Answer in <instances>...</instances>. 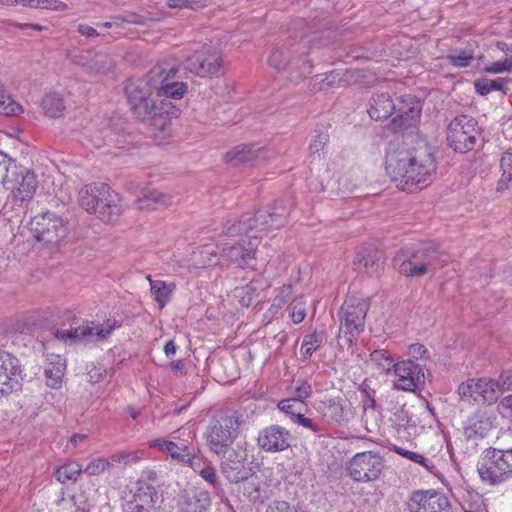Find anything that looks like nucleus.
Wrapping results in <instances>:
<instances>
[{
	"label": "nucleus",
	"instance_id": "5701e85b",
	"mask_svg": "<svg viewBox=\"0 0 512 512\" xmlns=\"http://www.w3.org/2000/svg\"><path fill=\"white\" fill-rule=\"evenodd\" d=\"M354 269L369 276L379 277L384 270V258L375 249L359 251L353 261Z\"/></svg>",
	"mask_w": 512,
	"mask_h": 512
},
{
	"label": "nucleus",
	"instance_id": "aec40b11",
	"mask_svg": "<svg viewBox=\"0 0 512 512\" xmlns=\"http://www.w3.org/2000/svg\"><path fill=\"white\" fill-rule=\"evenodd\" d=\"M257 246L258 242L251 239L248 242L243 239L235 245L224 246L221 251V261L226 265L249 267L255 260Z\"/></svg>",
	"mask_w": 512,
	"mask_h": 512
},
{
	"label": "nucleus",
	"instance_id": "c9c22d12",
	"mask_svg": "<svg viewBox=\"0 0 512 512\" xmlns=\"http://www.w3.org/2000/svg\"><path fill=\"white\" fill-rule=\"evenodd\" d=\"M446 60L456 68L469 67L474 60V50L471 48H452L446 55Z\"/></svg>",
	"mask_w": 512,
	"mask_h": 512
},
{
	"label": "nucleus",
	"instance_id": "1a4fd4ad",
	"mask_svg": "<svg viewBox=\"0 0 512 512\" xmlns=\"http://www.w3.org/2000/svg\"><path fill=\"white\" fill-rule=\"evenodd\" d=\"M480 138L478 122L469 115H458L448 125L447 141L455 152L467 153L473 150Z\"/></svg>",
	"mask_w": 512,
	"mask_h": 512
},
{
	"label": "nucleus",
	"instance_id": "cd10ccee",
	"mask_svg": "<svg viewBox=\"0 0 512 512\" xmlns=\"http://www.w3.org/2000/svg\"><path fill=\"white\" fill-rule=\"evenodd\" d=\"M422 107L420 103H416L408 110L402 111L391 121V129L393 131H404L416 127L420 121Z\"/></svg>",
	"mask_w": 512,
	"mask_h": 512
},
{
	"label": "nucleus",
	"instance_id": "a878e982",
	"mask_svg": "<svg viewBox=\"0 0 512 512\" xmlns=\"http://www.w3.org/2000/svg\"><path fill=\"white\" fill-rule=\"evenodd\" d=\"M210 505L211 499L207 492L184 493L178 500L181 512H206Z\"/></svg>",
	"mask_w": 512,
	"mask_h": 512
},
{
	"label": "nucleus",
	"instance_id": "0e129e2a",
	"mask_svg": "<svg viewBox=\"0 0 512 512\" xmlns=\"http://www.w3.org/2000/svg\"><path fill=\"white\" fill-rule=\"evenodd\" d=\"M171 443H172V441H170V440H166L164 438H157V439L150 440L148 442V445L150 448H157L161 452L166 454Z\"/></svg>",
	"mask_w": 512,
	"mask_h": 512
},
{
	"label": "nucleus",
	"instance_id": "4c0bfd02",
	"mask_svg": "<svg viewBox=\"0 0 512 512\" xmlns=\"http://www.w3.org/2000/svg\"><path fill=\"white\" fill-rule=\"evenodd\" d=\"M500 168L502 171L501 178L497 183V190L501 191L507 189L512 185V152L507 151L503 153L500 159Z\"/></svg>",
	"mask_w": 512,
	"mask_h": 512
},
{
	"label": "nucleus",
	"instance_id": "864d4df0",
	"mask_svg": "<svg viewBox=\"0 0 512 512\" xmlns=\"http://www.w3.org/2000/svg\"><path fill=\"white\" fill-rule=\"evenodd\" d=\"M512 70V56L505 58L504 60L496 61L491 65L484 67V71L487 73L497 74L503 72H509Z\"/></svg>",
	"mask_w": 512,
	"mask_h": 512
},
{
	"label": "nucleus",
	"instance_id": "3c124183",
	"mask_svg": "<svg viewBox=\"0 0 512 512\" xmlns=\"http://www.w3.org/2000/svg\"><path fill=\"white\" fill-rule=\"evenodd\" d=\"M294 396L292 398L304 404V400L312 394L311 384L305 380H297L294 385Z\"/></svg>",
	"mask_w": 512,
	"mask_h": 512
},
{
	"label": "nucleus",
	"instance_id": "2eb2a0df",
	"mask_svg": "<svg viewBox=\"0 0 512 512\" xmlns=\"http://www.w3.org/2000/svg\"><path fill=\"white\" fill-rule=\"evenodd\" d=\"M31 231L39 242L58 243L66 234L63 219L55 213L45 212L31 220Z\"/></svg>",
	"mask_w": 512,
	"mask_h": 512
},
{
	"label": "nucleus",
	"instance_id": "de8ad7c7",
	"mask_svg": "<svg viewBox=\"0 0 512 512\" xmlns=\"http://www.w3.org/2000/svg\"><path fill=\"white\" fill-rule=\"evenodd\" d=\"M112 466L113 463L104 458H95L84 469L82 468V473L88 476H97L109 470Z\"/></svg>",
	"mask_w": 512,
	"mask_h": 512
},
{
	"label": "nucleus",
	"instance_id": "49530a36",
	"mask_svg": "<svg viewBox=\"0 0 512 512\" xmlns=\"http://www.w3.org/2000/svg\"><path fill=\"white\" fill-rule=\"evenodd\" d=\"M476 380L472 379L463 382L458 387V394L461 400L468 403L480 402Z\"/></svg>",
	"mask_w": 512,
	"mask_h": 512
},
{
	"label": "nucleus",
	"instance_id": "f3484780",
	"mask_svg": "<svg viewBox=\"0 0 512 512\" xmlns=\"http://www.w3.org/2000/svg\"><path fill=\"white\" fill-rule=\"evenodd\" d=\"M395 375L398 377L394 386L398 390L413 392L425 383L422 365L413 360H404L393 364Z\"/></svg>",
	"mask_w": 512,
	"mask_h": 512
},
{
	"label": "nucleus",
	"instance_id": "0eeeda50",
	"mask_svg": "<svg viewBox=\"0 0 512 512\" xmlns=\"http://www.w3.org/2000/svg\"><path fill=\"white\" fill-rule=\"evenodd\" d=\"M481 480L495 486L512 478V448L490 447L477 463Z\"/></svg>",
	"mask_w": 512,
	"mask_h": 512
},
{
	"label": "nucleus",
	"instance_id": "20e7f679",
	"mask_svg": "<svg viewBox=\"0 0 512 512\" xmlns=\"http://www.w3.org/2000/svg\"><path fill=\"white\" fill-rule=\"evenodd\" d=\"M119 195L102 182L85 185L78 192V203L104 222L114 221L121 213Z\"/></svg>",
	"mask_w": 512,
	"mask_h": 512
},
{
	"label": "nucleus",
	"instance_id": "338daca9",
	"mask_svg": "<svg viewBox=\"0 0 512 512\" xmlns=\"http://www.w3.org/2000/svg\"><path fill=\"white\" fill-rule=\"evenodd\" d=\"M90 56L91 52H87L86 54H79L73 57V63L78 66L84 68V70L88 73L89 64H90Z\"/></svg>",
	"mask_w": 512,
	"mask_h": 512
},
{
	"label": "nucleus",
	"instance_id": "e433bc0d",
	"mask_svg": "<svg viewBox=\"0 0 512 512\" xmlns=\"http://www.w3.org/2000/svg\"><path fill=\"white\" fill-rule=\"evenodd\" d=\"M314 132L315 135L309 145V154L312 159H320L329 141V134L324 127L316 128Z\"/></svg>",
	"mask_w": 512,
	"mask_h": 512
},
{
	"label": "nucleus",
	"instance_id": "09e8293b",
	"mask_svg": "<svg viewBox=\"0 0 512 512\" xmlns=\"http://www.w3.org/2000/svg\"><path fill=\"white\" fill-rule=\"evenodd\" d=\"M278 408L285 414L290 415L291 420L294 421L296 419L297 414H302L304 405L303 403L297 401V399L291 397L288 399L281 400L278 403Z\"/></svg>",
	"mask_w": 512,
	"mask_h": 512
},
{
	"label": "nucleus",
	"instance_id": "4be33fe9",
	"mask_svg": "<svg viewBox=\"0 0 512 512\" xmlns=\"http://www.w3.org/2000/svg\"><path fill=\"white\" fill-rule=\"evenodd\" d=\"M113 330V325H108V328L102 326H79L69 330L57 329L55 337L63 340L65 343L72 344L83 340H88L91 337L97 336L99 338H106Z\"/></svg>",
	"mask_w": 512,
	"mask_h": 512
},
{
	"label": "nucleus",
	"instance_id": "ea45409f",
	"mask_svg": "<svg viewBox=\"0 0 512 512\" xmlns=\"http://www.w3.org/2000/svg\"><path fill=\"white\" fill-rule=\"evenodd\" d=\"M325 340L324 332H313L304 336L301 344V353L306 357H311L317 351Z\"/></svg>",
	"mask_w": 512,
	"mask_h": 512
},
{
	"label": "nucleus",
	"instance_id": "72a5a7b5",
	"mask_svg": "<svg viewBox=\"0 0 512 512\" xmlns=\"http://www.w3.org/2000/svg\"><path fill=\"white\" fill-rule=\"evenodd\" d=\"M480 401L488 404L495 403L501 395V389L494 379H478L476 380Z\"/></svg>",
	"mask_w": 512,
	"mask_h": 512
},
{
	"label": "nucleus",
	"instance_id": "f257e3e1",
	"mask_svg": "<svg viewBox=\"0 0 512 512\" xmlns=\"http://www.w3.org/2000/svg\"><path fill=\"white\" fill-rule=\"evenodd\" d=\"M178 70L173 64L158 63L149 70L146 79H129L124 88L135 118L164 135L169 134L171 119L181 112L172 100L182 99L187 92L186 83L176 80Z\"/></svg>",
	"mask_w": 512,
	"mask_h": 512
},
{
	"label": "nucleus",
	"instance_id": "dca6fc26",
	"mask_svg": "<svg viewBox=\"0 0 512 512\" xmlns=\"http://www.w3.org/2000/svg\"><path fill=\"white\" fill-rule=\"evenodd\" d=\"M22 369L18 358L0 350V394L9 395L21 389Z\"/></svg>",
	"mask_w": 512,
	"mask_h": 512
},
{
	"label": "nucleus",
	"instance_id": "4468645a",
	"mask_svg": "<svg viewBox=\"0 0 512 512\" xmlns=\"http://www.w3.org/2000/svg\"><path fill=\"white\" fill-rule=\"evenodd\" d=\"M220 456L221 472L230 483H239L252 477L253 471L247 466V451L237 444L234 448H227Z\"/></svg>",
	"mask_w": 512,
	"mask_h": 512
},
{
	"label": "nucleus",
	"instance_id": "58836bf2",
	"mask_svg": "<svg viewBox=\"0 0 512 512\" xmlns=\"http://www.w3.org/2000/svg\"><path fill=\"white\" fill-rule=\"evenodd\" d=\"M82 473V466L76 462L66 463L60 466L54 473L56 479L61 483L68 481H77Z\"/></svg>",
	"mask_w": 512,
	"mask_h": 512
},
{
	"label": "nucleus",
	"instance_id": "a211bd4d",
	"mask_svg": "<svg viewBox=\"0 0 512 512\" xmlns=\"http://www.w3.org/2000/svg\"><path fill=\"white\" fill-rule=\"evenodd\" d=\"M449 498L436 491H417L409 503V512H450Z\"/></svg>",
	"mask_w": 512,
	"mask_h": 512
},
{
	"label": "nucleus",
	"instance_id": "ddd939ff",
	"mask_svg": "<svg viewBox=\"0 0 512 512\" xmlns=\"http://www.w3.org/2000/svg\"><path fill=\"white\" fill-rule=\"evenodd\" d=\"M223 66L222 54L211 45L203 46L183 62L186 71L199 76L211 77L219 74Z\"/></svg>",
	"mask_w": 512,
	"mask_h": 512
},
{
	"label": "nucleus",
	"instance_id": "e2e57ef3",
	"mask_svg": "<svg viewBox=\"0 0 512 512\" xmlns=\"http://www.w3.org/2000/svg\"><path fill=\"white\" fill-rule=\"evenodd\" d=\"M293 422L310 429L314 433H319L321 431L318 425L314 424L310 418L305 417L303 414H297L296 419Z\"/></svg>",
	"mask_w": 512,
	"mask_h": 512
},
{
	"label": "nucleus",
	"instance_id": "bf43d9fd",
	"mask_svg": "<svg viewBox=\"0 0 512 512\" xmlns=\"http://www.w3.org/2000/svg\"><path fill=\"white\" fill-rule=\"evenodd\" d=\"M266 512H297V510L287 501L275 500L268 505Z\"/></svg>",
	"mask_w": 512,
	"mask_h": 512
},
{
	"label": "nucleus",
	"instance_id": "603ef678",
	"mask_svg": "<svg viewBox=\"0 0 512 512\" xmlns=\"http://www.w3.org/2000/svg\"><path fill=\"white\" fill-rule=\"evenodd\" d=\"M371 360L377 365L381 366L383 370L389 371L393 364V360L388 351L386 350H375L371 353Z\"/></svg>",
	"mask_w": 512,
	"mask_h": 512
},
{
	"label": "nucleus",
	"instance_id": "412c9836",
	"mask_svg": "<svg viewBox=\"0 0 512 512\" xmlns=\"http://www.w3.org/2000/svg\"><path fill=\"white\" fill-rule=\"evenodd\" d=\"M495 417L487 410H477L464 422V435L468 440L484 438L494 428Z\"/></svg>",
	"mask_w": 512,
	"mask_h": 512
},
{
	"label": "nucleus",
	"instance_id": "f704fd0d",
	"mask_svg": "<svg viewBox=\"0 0 512 512\" xmlns=\"http://www.w3.org/2000/svg\"><path fill=\"white\" fill-rule=\"evenodd\" d=\"M43 113L50 118L62 116L65 109L63 98L58 93L46 94L41 101Z\"/></svg>",
	"mask_w": 512,
	"mask_h": 512
},
{
	"label": "nucleus",
	"instance_id": "79ce46f5",
	"mask_svg": "<svg viewBox=\"0 0 512 512\" xmlns=\"http://www.w3.org/2000/svg\"><path fill=\"white\" fill-rule=\"evenodd\" d=\"M258 288V281L256 280L250 281L241 288H236L235 293L236 297L239 298L240 304L244 307H249L257 296Z\"/></svg>",
	"mask_w": 512,
	"mask_h": 512
},
{
	"label": "nucleus",
	"instance_id": "774afa93",
	"mask_svg": "<svg viewBox=\"0 0 512 512\" xmlns=\"http://www.w3.org/2000/svg\"><path fill=\"white\" fill-rule=\"evenodd\" d=\"M426 352H427L426 347L419 343L412 344L409 347V354L413 358H422L426 354Z\"/></svg>",
	"mask_w": 512,
	"mask_h": 512
},
{
	"label": "nucleus",
	"instance_id": "9b49d317",
	"mask_svg": "<svg viewBox=\"0 0 512 512\" xmlns=\"http://www.w3.org/2000/svg\"><path fill=\"white\" fill-rule=\"evenodd\" d=\"M369 307L370 305L365 299L347 298L338 311L339 331L343 332L345 336H358L364 330Z\"/></svg>",
	"mask_w": 512,
	"mask_h": 512
},
{
	"label": "nucleus",
	"instance_id": "a19ab883",
	"mask_svg": "<svg viewBox=\"0 0 512 512\" xmlns=\"http://www.w3.org/2000/svg\"><path fill=\"white\" fill-rule=\"evenodd\" d=\"M505 80L502 78L487 79L481 78L474 82L475 90L481 96H486L492 91H502L504 89Z\"/></svg>",
	"mask_w": 512,
	"mask_h": 512
},
{
	"label": "nucleus",
	"instance_id": "423d86ee",
	"mask_svg": "<svg viewBox=\"0 0 512 512\" xmlns=\"http://www.w3.org/2000/svg\"><path fill=\"white\" fill-rule=\"evenodd\" d=\"M309 39L302 38L297 43L283 44L274 48L269 57V64L278 71L290 69L298 72L297 78H303L312 73L311 60L308 54L314 47L309 48Z\"/></svg>",
	"mask_w": 512,
	"mask_h": 512
},
{
	"label": "nucleus",
	"instance_id": "13d9d810",
	"mask_svg": "<svg viewBox=\"0 0 512 512\" xmlns=\"http://www.w3.org/2000/svg\"><path fill=\"white\" fill-rule=\"evenodd\" d=\"M206 482L216 487L219 484L218 476L216 474L215 468L209 462L206 466L201 468L199 474Z\"/></svg>",
	"mask_w": 512,
	"mask_h": 512
},
{
	"label": "nucleus",
	"instance_id": "052dcab7",
	"mask_svg": "<svg viewBox=\"0 0 512 512\" xmlns=\"http://www.w3.org/2000/svg\"><path fill=\"white\" fill-rule=\"evenodd\" d=\"M498 388L501 389V395L512 389V371H504L496 380Z\"/></svg>",
	"mask_w": 512,
	"mask_h": 512
},
{
	"label": "nucleus",
	"instance_id": "f03ea898",
	"mask_svg": "<svg viewBox=\"0 0 512 512\" xmlns=\"http://www.w3.org/2000/svg\"><path fill=\"white\" fill-rule=\"evenodd\" d=\"M385 168L399 189L411 193L432 182L436 164L431 147L423 141L413 148L390 143L386 152Z\"/></svg>",
	"mask_w": 512,
	"mask_h": 512
},
{
	"label": "nucleus",
	"instance_id": "69168bd1",
	"mask_svg": "<svg viewBox=\"0 0 512 512\" xmlns=\"http://www.w3.org/2000/svg\"><path fill=\"white\" fill-rule=\"evenodd\" d=\"M209 462L206 459L197 456V453H194L193 458L188 461V465L193 469V471L197 474H200L201 468L206 466Z\"/></svg>",
	"mask_w": 512,
	"mask_h": 512
},
{
	"label": "nucleus",
	"instance_id": "680f3d73",
	"mask_svg": "<svg viewBox=\"0 0 512 512\" xmlns=\"http://www.w3.org/2000/svg\"><path fill=\"white\" fill-rule=\"evenodd\" d=\"M292 296V285H283L278 292V295L275 298V301L278 305H282L287 303Z\"/></svg>",
	"mask_w": 512,
	"mask_h": 512
},
{
	"label": "nucleus",
	"instance_id": "39448f33",
	"mask_svg": "<svg viewBox=\"0 0 512 512\" xmlns=\"http://www.w3.org/2000/svg\"><path fill=\"white\" fill-rule=\"evenodd\" d=\"M241 415L237 411L214 415L206 426L204 439L209 450L220 456L227 451L240 433Z\"/></svg>",
	"mask_w": 512,
	"mask_h": 512
},
{
	"label": "nucleus",
	"instance_id": "c03bdc74",
	"mask_svg": "<svg viewBox=\"0 0 512 512\" xmlns=\"http://www.w3.org/2000/svg\"><path fill=\"white\" fill-rule=\"evenodd\" d=\"M394 451L398 454V455H401L415 463H418L420 464L421 466H423L427 471L431 472V473H435V469H436V466L434 464V462L432 461V459H429V458H426L424 457L423 455L419 454V453H416V452H412V451H409V450H406L402 447H395L394 448Z\"/></svg>",
	"mask_w": 512,
	"mask_h": 512
},
{
	"label": "nucleus",
	"instance_id": "b1692460",
	"mask_svg": "<svg viewBox=\"0 0 512 512\" xmlns=\"http://www.w3.org/2000/svg\"><path fill=\"white\" fill-rule=\"evenodd\" d=\"M226 162L236 166L245 163H261L266 159V152L254 145H240L226 153Z\"/></svg>",
	"mask_w": 512,
	"mask_h": 512
},
{
	"label": "nucleus",
	"instance_id": "8fccbe9b",
	"mask_svg": "<svg viewBox=\"0 0 512 512\" xmlns=\"http://www.w3.org/2000/svg\"><path fill=\"white\" fill-rule=\"evenodd\" d=\"M244 482V495L253 503H263L264 498L261 494L259 482L250 478Z\"/></svg>",
	"mask_w": 512,
	"mask_h": 512
},
{
	"label": "nucleus",
	"instance_id": "2f4dec72",
	"mask_svg": "<svg viewBox=\"0 0 512 512\" xmlns=\"http://www.w3.org/2000/svg\"><path fill=\"white\" fill-rule=\"evenodd\" d=\"M320 412L323 419L329 424H341L345 420V411L336 399H329L322 403Z\"/></svg>",
	"mask_w": 512,
	"mask_h": 512
},
{
	"label": "nucleus",
	"instance_id": "c756f323",
	"mask_svg": "<svg viewBox=\"0 0 512 512\" xmlns=\"http://www.w3.org/2000/svg\"><path fill=\"white\" fill-rule=\"evenodd\" d=\"M147 279L150 283L151 293L158 303L159 308L162 309L170 301L176 285L173 282L167 283L163 280H153L150 275L147 276Z\"/></svg>",
	"mask_w": 512,
	"mask_h": 512
},
{
	"label": "nucleus",
	"instance_id": "5fc2aeb1",
	"mask_svg": "<svg viewBox=\"0 0 512 512\" xmlns=\"http://www.w3.org/2000/svg\"><path fill=\"white\" fill-rule=\"evenodd\" d=\"M34 8L64 11L67 5L59 0H35Z\"/></svg>",
	"mask_w": 512,
	"mask_h": 512
},
{
	"label": "nucleus",
	"instance_id": "f8f14e48",
	"mask_svg": "<svg viewBox=\"0 0 512 512\" xmlns=\"http://www.w3.org/2000/svg\"><path fill=\"white\" fill-rule=\"evenodd\" d=\"M161 495L152 484L138 480L124 497V512H158Z\"/></svg>",
	"mask_w": 512,
	"mask_h": 512
},
{
	"label": "nucleus",
	"instance_id": "c85d7f7f",
	"mask_svg": "<svg viewBox=\"0 0 512 512\" xmlns=\"http://www.w3.org/2000/svg\"><path fill=\"white\" fill-rule=\"evenodd\" d=\"M66 370V361L60 355H52L48 358V363L45 368V375L47 378V385L51 388H58L62 383L63 376Z\"/></svg>",
	"mask_w": 512,
	"mask_h": 512
},
{
	"label": "nucleus",
	"instance_id": "6ab92c4d",
	"mask_svg": "<svg viewBox=\"0 0 512 512\" xmlns=\"http://www.w3.org/2000/svg\"><path fill=\"white\" fill-rule=\"evenodd\" d=\"M291 433L279 425H270L262 429L257 437V445L265 452H281L291 446Z\"/></svg>",
	"mask_w": 512,
	"mask_h": 512
},
{
	"label": "nucleus",
	"instance_id": "393cba45",
	"mask_svg": "<svg viewBox=\"0 0 512 512\" xmlns=\"http://www.w3.org/2000/svg\"><path fill=\"white\" fill-rule=\"evenodd\" d=\"M38 187V181L34 172L25 170L21 173V180L18 186L12 191V197L15 204H22L29 201L34 196Z\"/></svg>",
	"mask_w": 512,
	"mask_h": 512
},
{
	"label": "nucleus",
	"instance_id": "6e6d98bb",
	"mask_svg": "<svg viewBox=\"0 0 512 512\" xmlns=\"http://www.w3.org/2000/svg\"><path fill=\"white\" fill-rule=\"evenodd\" d=\"M12 164L11 158L5 153L0 151V183L6 184L10 182L9 179V167Z\"/></svg>",
	"mask_w": 512,
	"mask_h": 512
},
{
	"label": "nucleus",
	"instance_id": "a18cd8bd",
	"mask_svg": "<svg viewBox=\"0 0 512 512\" xmlns=\"http://www.w3.org/2000/svg\"><path fill=\"white\" fill-rule=\"evenodd\" d=\"M23 111L20 104L6 94L3 85L0 84V113L5 115H18Z\"/></svg>",
	"mask_w": 512,
	"mask_h": 512
},
{
	"label": "nucleus",
	"instance_id": "37998d69",
	"mask_svg": "<svg viewBox=\"0 0 512 512\" xmlns=\"http://www.w3.org/2000/svg\"><path fill=\"white\" fill-rule=\"evenodd\" d=\"M112 61L110 57L102 53H91L88 73H105L110 69Z\"/></svg>",
	"mask_w": 512,
	"mask_h": 512
},
{
	"label": "nucleus",
	"instance_id": "473e14b6",
	"mask_svg": "<svg viewBox=\"0 0 512 512\" xmlns=\"http://www.w3.org/2000/svg\"><path fill=\"white\" fill-rule=\"evenodd\" d=\"M171 197L157 190H143L138 198L139 209H155L157 205L166 206L170 203Z\"/></svg>",
	"mask_w": 512,
	"mask_h": 512
},
{
	"label": "nucleus",
	"instance_id": "7ed1b4c3",
	"mask_svg": "<svg viewBox=\"0 0 512 512\" xmlns=\"http://www.w3.org/2000/svg\"><path fill=\"white\" fill-rule=\"evenodd\" d=\"M441 253L433 244H423L418 248L400 250L392 259L393 268L408 278H419L435 272L444 265Z\"/></svg>",
	"mask_w": 512,
	"mask_h": 512
},
{
	"label": "nucleus",
	"instance_id": "7c9ffc66",
	"mask_svg": "<svg viewBox=\"0 0 512 512\" xmlns=\"http://www.w3.org/2000/svg\"><path fill=\"white\" fill-rule=\"evenodd\" d=\"M194 453H197V448L192 441L180 440L172 441L166 454L178 463L184 464L193 458Z\"/></svg>",
	"mask_w": 512,
	"mask_h": 512
},
{
	"label": "nucleus",
	"instance_id": "9d476101",
	"mask_svg": "<svg viewBox=\"0 0 512 512\" xmlns=\"http://www.w3.org/2000/svg\"><path fill=\"white\" fill-rule=\"evenodd\" d=\"M384 467V459L378 452L364 451L349 460L347 472L355 482L368 483L379 479Z\"/></svg>",
	"mask_w": 512,
	"mask_h": 512
},
{
	"label": "nucleus",
	"instance_id": "bb28decb",
	"mask_svg": "<svg viewBox=\"0 0 512 512\" xmlns=\"http://www.w3.org/2000/svg\"><path fill=\"white\" fill-rule=\"evenodd\" d=\"M395 111V105L388 93H376L372 96L369 116L374 120L387 119Z\"/></svg>",
	"mask_w": 512,
	"mask_h": 512
},
{
	"label": "nucleus",
	"instance_id": "4d7b16f0",
	"mask_svg": "<svg viewBox=\"0 0 512 512\" xmlns=\"http://www.w3.org/2000/svg\"><path fill=\"white\" fill-rule=\"evenodd\" d=\"M112 463H119L123 464L124 466H127L133 462H137L139 460V457L134 455L132 452L129 451H122L118 453H114L111 455Z\"/></svg>",
	"mask_w": 512,
	"mask_h": 512
},
{
	"label": "nucleus",
	"instance_id": "6e6552de",
	"mask_svg": "<svg viewBox=\"0 0 512 512\" xmlns=\"http://www.w3.org/2000/svg\"><path fill=\"white\" fill-rule=\"evenodd\" d=\"M288 214V209L283 207H281L280 211H278L277 207H274L272 211L260 210L254 216L245 214L242 215L240 220L227 221L224 225L223 233L231 237L242 233L246 235L252 234L250 237L257 242L259 236L256 232L265 231L266 219L271 220V226L279 228L285 224Z\"/></svg>",
	"mask_w": 512,
	"mask_h": 512
}]
</instances>
